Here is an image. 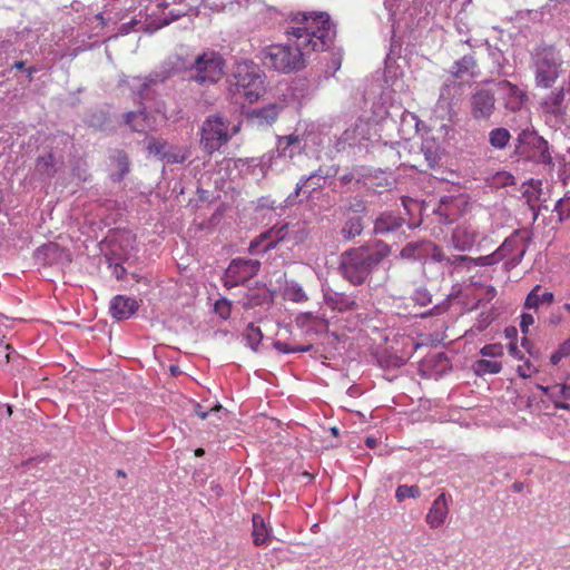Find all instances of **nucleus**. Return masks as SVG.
Returning <instances> with one entry per match:
<instances>
[{
    "instance_id": "f257e3e1",
    "label": "nucleus",
    "mask_w": 570,
    "mask_h": 570,
    "mask_svg": "<svg viewBox=\"0 0 570 570\" xmlns=\"http://www.w3.org/2000/svg\"><path fill=\"white\" fill-rule=\"evenodd\" d=\"M285 35L286 43H273L261 50V61L269 70L289 75L303 70L312 52L330 48L335 28L328 14L320 13L295 18Z\"/></svg>"
},
{
    "instance_id": "f03ea898",
    "label": "nucleus",
    "mask_w": 570,
    "mask_h": 570,
    "mask_svg": "<svg viewBox=\"0 0 570 570\" xmlns=\"http://www.w3.org/2000/svg\"><path fill=\"white\" fill-rule=\"evenodd\" d=\"M234 92L244 97L250 104L257 101L266 92V76L254 61L244 59L237 61L232 70Z\"/></svg>"
},
{
    "instance_id": "7ed1b4c3",
    "label": "nucleus",
    "mask_w": 570,
    "mask_h": 570,
    "mask_svg": "<svg viewBox=\"0 0 570 570\" xmlns=\"http://www.w3.org/2000/svg\"><path fill=\"white\" fill-rule=\"evenodd\" d=\"M384 256L385 254L371 252L366 247L348 249L341 255L340 269L342 276L353 285H361Z\"/></svg>"
},
{
    "instance_id": "20e7f679",
    "label": "nucleus",
    "mask_w": 570,
    "mask_h": 570,
    "mask_svg": "<svg viewBox=\"0 0 570 570\" xmlns=\"http://www.w3.org/2000/svg\"><path fill=\"white\" fill-rule=\"evenodd\" d=\"M240 130V122L230 126L229 121L220 114L206 117L203 121L199 135L200 147L207 155L212 156L226 145Z\"/></svg>"
},
{
    "instance_id": "39448f33",
    "label": "nucleus",
    "mask_w": 570,
    "mask_h": 570,
    "mask_svg": "<svg viewBox=\"0 0 570 570\" xmlns=\"http://www.w3.org/2000/svg\"><path fill=\"white\" fill-rule=\"evenodd\" d=\"M534 81L537 87L552 88L563 72V60L553 46L538 47L533 55Z\"/></svg>"
},
{
    "instance_id": "423d86ee",
    "label": "nucleus",
    "mask_w": 570,
    "mask_h": 570,
    "mask_svg": "<svg viewBox=\"0 0 570 570\" xmlns=\"http://www.w3.org/2000/svg\"><path fill=\"white\" fill-rule=\"evenodd\" d=\"M224 67L223 57L214 50H207L196 57L191 67L193 78L199 83L217 82L224 75Z\"/></svg>"
},
{
    "instance_id": "0eeeda50",
    "label": "nucleus",
    "mask_w": 570,
    "mask_h": 570,
    "mask_svg": "<svg viewBox=\"0 0 570 570\" xmlns=\"http://www.w3.org/2000/svg\"><path fill=\"white\" fill-rule=\"evenodd\" d=\"M470 114L478 121H489L495 111V95L490 89L476 88L470 96Z\"/></svg>"
},
{
    "instance_id": "6e6552de",
    "label": "nucleus",
    "mask_w": 570,
    "mask_h": 570,
    "mask_svg": "<svg viewBox=\"0 0 570 570\" xmlns=\"http://www.w3.org/2000/svg\"><path fill=\"white\" fill-rule=\"evenodd\" d=\"M258 261L237 258L234 259L225 273V286L234 287L254 277L259 271Z\"/></svg>"
},
{
    "instance_id": "1a4fd4ad",
    "label": "nucleus",
    "mask_w": 570,
    "mask_h": 570,
    "mask_svg": "<svg viewBox=\"0 0 570 570\" xmlns=\"http://www.w3.org/2000/svg\"><path fill=\"white\" fill-rule=\"evenodd\" d=\"M451 503L452 497L445 492H442L433 500L425 515V522L430 529L436 530L446 522Z\"/></svg>"
},
{
    "instance_id": "9d476101",
    "label": "nucleus",
    "mask_w": 570,
    "mask_h": 570,
    "mask_svg": "<svg viewBox=\"0 0 570 570\" xmlns=\"http://www.w3.org/2000/svg\"><path fill=\"white\" fill-rule=\"evenodd\" d=\"M450 75L454 79H474L481 76L479 59L475 51H471L455 60L450 68Z\"/></svg>"
},
{
    "instance_id": "9b49d317",
    "label": "nucleus",
    "mask_w": 570,
    "mask_h": 570,
    "mask_svg": "<svg viewBox=\"0 0 570 570\" xmlns=\"http://www.w3.org/2000/svg\"><path fill=\"white\" fill-rule=\"evenodd\" d=\"M478 232L475 227L466 222L458 224L451 234V245L460 252L470 250L475 244Z\"/></svg>"
},
{
    "instance_id": "f8f14e48",
    "label": "nucleus",
    "mask_w": 570,
    "mask_h": 570,
    "mask_svg": "<svg viewBox=\"0 0 570 570\" xmlns=\"http://www.w3.org/2000/svg\"><path fill=\"white\" fill-rule=\"evenodd\" d=\"M139 304L135 298L117 295L110 302V314L118 321L128 320L138 309Z\"/></svg>"
},
{
    "instance_id": "ddd939ff",
    "label": "nucleus",
    "mask_w": 570,
    "mask_h": 570,
    "mask_svg": "<svg viewBox=\"0 0 570 570\" xmlns=\"http://www.w3.org/2000/svg\"><path fill=\"white\" fill-rule=\"evenodd\" d=\"M404 219L393 213H384L376 218L374 224L375 234H387L403 226Z\"/></svg>"
},
{
    "instance_id": "4468645a",
    "label": "nucleus",
    "mask_w": 570,
    "mask_h": 570,
    "mask_svg": "<svg viewBox=\"0 0 570 570\" xmlns=\"http://www.w3.org/2000/svg\"><path fill=\"white\" fill-rule=\"evenodd\" d=\"M499 87L507 90L508 99L505 107L512 111L519 110L524 102L525 94L517 85L510 82L509 80L499 82Z\"/></svg>"
},
{
    "instance_id": "2eb2a0df",
    "label": "nucleus",
    "mask_w": 570,
    "mask_h": 570,
    "mask_svg": "<svg viewBox=\"0 0 570 570\" xmlns=\"http://www.w3.org/2000/svg\"><path fill=\"white\" fill-rule=\"evenodd\" d=\"M279 115V106L271 104L258 109H254L249 114V118L258 126L272 125L276 121Z\"/></svg>"
},
{
    "instance_id": "dca6fc26",
    "label": "nucleus",
    "mask_w": 570,
    "mask_h": 570,
    "mask_svg": "<svg viewBox=\"0 0 570 570\" xmlns=\"http://www.w3.org/2000/svg\"><path fill=\"white\" fill-rule=\"evenodd\" d=\"M547 392H550V401L557 409L566 411L570 410V404L566 402L570 400V385L554 384L551 385V389Z\"/></svg>"
},
{
    "instance_id": "f3484780",
    "label": "nucleus",
    "mask_w": 570,
    "mask_h": 570,
    "mask_svg": "<svg viewBox=\"0 0 570 570\" xmlns=\"http://www.w3.org/2000/svg\"><path fill=\"white\" fill-rule=\"evenodd\" d=\"M541 289L540 285H535L531 292L527 295L523 307L527 309H537L541 303L551 304L554 301V294L552 292H543L539 294Z\"/></svg>"
},
{
    "instance_id": "a211bd4d",
    "label": "nucleus",
    "mask_w": 570,
    "mask_h": 570,
    "mask_svg": "<svg viewBox=\"0 0 570 570\" xmlns=\"http://www.w3.org/2000/svg\"><path fill=\"white\" fill-rule=\"evenodd\" d=\"M125 122L132 131L145 132L150 128V119L144 111H129L124 115Z\"/></svg>"
},
{
    "instance_id": "6ab92c4d",
    "label": "nucleus",
    "mask_w": 570,
    "mask_h": 570,
    "mask_svg": "<svg viewBox=\"0 0 570 570\" xmlns=\"http://www.w3.org/2000/svg\"><path fill=\"white\" fill-rule=\"evenodd\" d=\"M252 521H253V531H252L253 543L256 547L266 544L271 539V534H269L268 529L266 528L263 517L259 514H254L252 518Z\"/></svg>"
},
{
    "instance_id": "aec40b11",
    "label": "nucleus",
    "mask_w": 570,
    "mask_h": 570,
    "mask_svg": "<svg viewBox=\"0 0 570 570\" xmlns=\"http://www.w3.org/2000/svg\"><path fill=\"white\" fill-rule=\"evenodd\" d=\"M566 91L564 88H559L554 91H552L550 95H548L543 101L542 107L543 109L552 115H559L562 109V104L564 101Z\"/></svg>"
},
{
    "instance_id": "412c9836",
    "label": "nucleus",
    "mask_w": 570,
    "mask_h": 570,
    "mask_svg": "<svg viewBox=\"0 0 570 570\" xmlns=\"http://www.w3.org/2000/svg\"><path fill=\"white\" fill-rule=\"evenodd\" d=\"M533 146L537 149V153L533 156L534 160L539 164L552 166L553 161L548 141L542 137H533Z\"/></svg>"
},
{
    "instance_id": "4be33fe9",
    "label": "nucleus",
    "mask_w": 570,
    "mask_h": 570,
    "mask_svg": "<svg viewBox=\"0 0 570 570\" xmlns=\"http://www.w3.org/2000/svg\"><path fill=\"white\" fill-rule=\"evenodd\" d=\"M283 232V228L274 232V229H271L269 232L262 234L255 242L250 244V250L257 252L255 248L259 247L261 244L265 240H268L266 245L261 249V252L266 253L269 249L274 248L277 244V242L283 238V236H278Z\"/></svg>"
},
{
    "instance_id": "5701e85b",
    "label": "nucleus",
    "mask_w": 570,
    "mask_h": 570,
    "mask_svg": "<svg viewBox=\"0 0 570 570\" xmlns=\"http://www.w3.org/2000/svg\"><path fill=\"white\" fill-rule=\"evenodd\" d=\"M511 139L510 131L507 128H494L489 132V144L495 149H503Z\"/></svg>"
},
{
    "instance_id": "b1692460",
    "label": "nucleus",
    "mask_w": 570,
    "mask_h": 570,
    "mask_svg": "<svg viewBox=\"0 0 570 570\" xmlns=\"http://www.w3.org/2000/svg\"><path fill=\"white\" fill-rule=\"evenodd\" d=\"M56 161L52 154L41 156L37 159L36 170L43 176L53 177L56 174Z\"/></svg>"
},
{
    "instance_id": "393cba45",
    "label": "nucleus",
    "mask_w": 570,
    "mask_h": 570,
    "mask_svg": "<svg viewBox=\"0 0 570 570\" xmlns=\"http://www.w3.org/2000/svg\"><path fill=\"white\" fill-rule=\"evenodd\" d=\"M363 230L362 218L358 216H353L348 218L342 229V233L345 238L352 239L358 235H361Z\"/></svg>"
},
{
    "instance_id": "a878e982",
    "label": "nucleus",
    "mask_w": 570,
    "mask_h": 570,
    "mask_svg": "<svg viewBox=\"0 0 570 570\" xmlns=\"http://www.w3.org/2000/svg\"><path fill=\"white\" fill-rule=\"evenodd\" d=\"M518 245H519V240L517 237L511 236V237L505 238V240L502 243V245L497 250H494L495 254L498 255V258L500 259V262L503 261L504 258L511 256L514 253V250L518 248Z\"/></svg>"
},
{
    "instance_id": "bb28decb",
    "label": "nucleus",
    "mask_w": 570,
    "mask_h": 570,
    "mask_svg": "<svg viewBox=\"0 0 570 570\" xmlns=\"http://www.w3.org/2000/svg\"><path fill=\"white\" fill-rule=\"evenodd\" d=\"M245 337L252 350L257 351L258 345L262 342L263 333L259 327L249 323L245 330Z\"/></svg>"
},
{
    "instance_id": "cd10ccee",
    "label": "nucleus",
    "mask_w": 570,
    "mask_h": 570,
    "mask_svg": "<svg viewBox=\"0 0 570 570\" xmlns=\"http://www.w3.org/2000/svg\"><path fill=\"white\" fill-rule=\"evenodd\" d=\"M431 256L434 262L448 263V257L442 247L431 242H423V252Z\"/></svg>"
},
{
    "instance_id": "c85d7f7f",
    "label": "nucleus",
    "mask_w": 570,
    "mask_h": 570,
    "mask_svg": "<svg viewBox=\"0 0 570 570\" xmlns=\"http://www.w3.org/2000/svg\"><path fill=\"white\" fill-rule=\"evenodd\" d=\"M114 160L119 170L117 179L121 180L129 173V158L124 150H117Z\"/></svg>"
},
{
    "instance_id": "c756f323",
    "label": "nucleus",
    "mask_w": 570,
    "mask_h": 570,
    "mask_svg": "<svg viewBox=\"0 0 570 570\" xmlns=\"http://www.w3.org/2000/svg\"><path fill=\"white\" fill-rule=\"evenodd\" d=\"M356 307H357V303L351 296H346V295L342 294V295H337L333 299V308H335L340 312L354 311V309H356Z\"/></svg>"
},
{
    "instance_id": "7c9ffc66",
    "label": "nucleus",
    "mask_w": 570,
    "mask_h": 570,
    "mask_svg": "<svg viewBox=\"0 0 570 570\" xmlns=\"http://www.w3.org/2000/svg\"><path fill=\"white\" fill-rule=\"evenodd\" d=\"M554 212L558 214V218L560 222L570 220V196H569V193H566L564 196L556 203Z\"/></svg>"
},
{
    "instance_id": "2f4dec72",
    "label": "nucleus",
    "mask_w": 570,
    "mask_h": 570,
    "mask_svg": "<svg viewBox=\"0 0 570 570\" xmlns=\"http://www.w3.org/2000/svg\"><path fill=\"white\" fill-rule=\"evenodd\" d=\"M421 495V490L417 485H399L395 491V498L399 502L404 501L407 498L416 499Z\"/></svg>"
},
{
    "instance_id": "473e14b6",
    "label": "nucleus",
    "mask_w": 570,
    "mask_h": 570,
    "mask_svg": "<svg viewBox=\"0 0 570 570\" xmlns=\"http://www.w3.org/2000/svg\"><path fill=\"white\" fill-rule=\"evenodd\" d=\"M476 372L497 374L502 370V365L497 361L479 360L475 364Z\"/></svg>"
},
{
    "instance_id": "72a5a7b5",
    "label": "nucleus",
    "mask_w": 570,
    "mask_h": 570,
    "mask_svg": "<svg viewBox=\"0 0 570 570\" xmlns=\"http://www.w3.org/2000/svg\"><path fill=\"white\" fill-rule=\"evenodd\" d=\"M499 262L498 255L493 252L485 256L472 257L471 266H491Z\"/></svg>"
},
{
    "instance_id": "f704fd0d",
    "label": "nucleus",
    "mask_w": 570,
    "mask_h": 570,
    "mask_svg": "<svg viewBox=\"0 0 570 570\" xmlns=\"http://www.w3.org/2000/svg\"><path fill=\"white\" fill-rule=\"evenodd\" d=\"M215 312L224 320H227L232 313V303L226 298H220L215 303Z\"/></svg>"
},
{
    "instance_id": "c9c22d12",
    "label": "nucleus",
    "mask_w": 570,
    "mask_h": 570,
    "mask_svg": "<svg viewBox=\"0 0 570 570\" xmlns=\"http://www.w3.org/2000/svg\"><path fill=\"white\" fill-rule=\"evenodd\" d=\"M274 347L281 353H296V352H307L311 350V345L299 347V346H289L285 342L276 341L274 342Z\"/></svg>"
},
{
    "instance_id": "e433bc0d",
    "label": "nucleus",
    "mask_w": 570,
    "mask_h": 570,
    "mask_svg": "<svg viewBox=\"0 0 570 570\" xmlns=\"http://www.w3.org/2000/svg\"><path fill=\"white\" fill-rule=\"evenodd\" d=\"M299 141H301L299 136L292 134V135H288V136L279 137L277 146H278L279 149H282V151L284 154H286V150L292 145L299 144Z\"/></svg>"
},
{
    "instance_id": "4c0bfd02",
    "label": "nucleus",
    "mask_w": 570,
    "mask_h": 570,
    "mask_svg": "<svg viewBox=\"0 0 570 570\" xmlns=\"http://www.w3.org/2000/svg\"><path fill=\"white\" fill-rule=\"evenodd\" d=\"M480 353L488 357H499L503 355V346L501 344H488L481 348Z\"/></svg>"
},
{
    "instance_id": "58836bf2",
    "label": "nucleus",
    "mask_w": 570,
    "mask_h": 570,
    "mask_svg": "<svg viewBox=\"0 0 570 570\" xmlns=\"http://www.w3.org/2000/svg\"><path fill=\"white\" fill-rule=\"evenodd\" d=\"M416 252H423L422 243H409L401 252V255L406 258H416Z\"/></svg>"
},
{
    "instance_id": "ea45409f",
    "label": "nucleus",
    "mask_w": 570,
    "mask_h": 570,
    "mask_svg": "<svg viewBox=\"0 0 570 570\" xmlns=\"http://www.w3.org/2000/svg\"><path fill=\"white\" fill-rule=\"evenodd\" d=\"M165 145V141L153 138L148 141L147 149L150 154L159 155L164 158V154H166L164 151Z\"/></svg>"
},
{
    "instance_id": "a19ab883",
    "label": "nucleus",
    "mask_w": 570,
    "mask_h": 570,
    "mask_svg": "<svg viewBox=\"0 0 570 570\" xmlns=\"http://www.w3.org/2000/svg\"><path fill=\"white\" fill-rule=\"evenodd\" d=\"M534 324V317L530 313H522L520 321L521 332L525 335L529 332V327Z\"/></svg>"
},
{
    "instance_id": "79ce46f5",
    "label": "nucleus",
    "mask_w": 570,
    "mask_h": 570,
    "mask_svg": "<svg viewBox=\"0 0 570 570\" xmlns=\"http://www.w3.org/2000/svg\"><path fill=\"white\" fill-rule=\"evenodd\" d=\"M471 261H472V257L470 256H466V255H455V256H452V257H448V265L450 266H456L458 264H461V263H464L466 264V267L470 268L471 267Z\"/></svg>"
},
{
    "instance_id": "37998d69",
    "label": "nucleus",
    "mask_w": 570,
    "mask_h": 570,
    "mask_svg": "<svg viewBox=\"0 0 570 570\" xmlns=\"http://www.w3.org/2000/svg\"><path fill=\"white\" fill-rule=\"evenodd\" d=\"M222 410L223 406L220 404H216L209 411H203V407L199 404H197L195 412L199 419L205 420L209 416L210 413L220 412Z\"/></svg>"
},
{
    "instance_id": "c03bdc74",
    "label": "nucleus",
    "mask_w": 570,
    "mask_h": 570,
    "mask_svg": "<svg viewBox=\"0 0 570 570\" xmlns=\"http://www.w3.org/2000/svg\"><path fill=\"white\" fill-rule=\"evenodd\" d=\"M535 372L537 370L529 362L518 367V374L523 379L531 377Z\"/></svg>"
},
{
    "instance_id": "a18cd8bd",
    "label": "nucleus",
    "mask_w": 570,
    "mask_h": 570,
    "mask_svg": "<svg viewBox=\"0 0 570 570\" xmlns=\"http://www.w3.org/2000/svg\"><path fill=\"white\" fill-rule=\"evenodd\" d=\"M563 321V315L560 311H553L550 313L547 323L552 326H557Z\"/></svg>"
},
{
    "instance_id": "49530a36",
    "label": "nucleus",
    "mask_w": 570,
    "mask_h": 570,
    "mask_svg": "<svg viewBox=\"0 0 570 570\" xmlns=\"http://www.w3.org/2000/svg\"><path fill=\"white\" fill-rule=\"evenodd\" d=\"M291 294L292 299L295 302H304L307 299V296L302 288H293Z\"/></svg>"
},
{
    "instance_id": "de8ad7c7",
    "label": "nucleus",
    "mask_w": 570,
    "mask_h": 570,
    "mask_svg": "<svg viewBox=\"0 0 570 570\" xmlns=\"http://www.w3.org/2000/svg\"><path fill=\"white\" fill-rule=\"evenodd\" d=\"M558 351L561 353V356L563 357L570 355V337L558 347Z\"/></svg>"
},
{
    "instance_id": "09e8293b",
    "label": "nucleus",
    "mask_w": 570,
    "mask_h": 570,
    "mask_svg": "<svg viewBox=\"0 0 570 570\" xmlns=\"http://www.w3.org/2000/svg\"><path fill=\"white\" fill-rule=\"evenodd\" d=\"M164 159H166V161L168 164H174V163H183L185 160V157H178V156H175V155H170V154H164Z\"/></svg>"
},
{
    "instance_id": "8fccbe9b",
    "label": "nucleus",
    "mask_w": 570,
    "mask_h": 570,
    "mask_svg": "<svg viewBox=\"0 0 570 570\" xmlns=\"http://www.w3.org/2000/svg\"><path fill=\"white\" fill-rule=\"evenodd\" d=\"M562 358H563V356H561V353L557 350L556 352H553L551 354L550 362L553 365H558Z\"/></svg>"
},
{
    "instance_id": "3c124183",
    "label": "nucleus",
    "mask_w": 570,
    "mask_h": 570,
    "mask_svg": "<svg viewBox=\"0 0 570 570\" xmlns=\"http://www.w3.org/2000/svg\"><path fill=\"white\" fill-rule=\"evenodd\" d=\"M509 352L512 356L521 358L522 355L520 354V351L518 350L515 343H511L509 346Z\"/></svg>"
},
{
    "instance_id": "603ef678",
    "label": "nucleus",
    "mask_w": 570,
    "mask_h": 570,
    "mask_svg": "<svg viewBox=\"0 0 570 570\" xmlns=\"http://www.w3.org/2000/svg\"><path fill=\"white\" fill-rule=\"evenodd\" d=\"M309 178H311V177H308V178H303V179H301V180H299V183H298V184H297V186H296V190H295V194H296V195H298V194H299V191H301V190H302V188L306 185V183L308 181V179H309Z\"/></svg>"
},
{
    "instance_id": "864d4df0",
    "label": "nucleus",
    "mask_w": 570,
    "mask_h": 570,
    "mask_svg": "<svg viewBox=\"0 0 570 570\" xmlns=\"http://www.w3.org/2000/svg\"><path fill=\"white\" fill-rule=\"evenodd\" d=\"M524 252H525V250H524V249H522V250L518 254V256H517V257H513V258H512V263H513V265H517V264H519V263H520V261L522 259V257H523V255H524Z\"/></svg>"
},
{
    "instance_id": "5fc2aeb1",
    "label": "nucleus",
    "mask_w": 570,
    "mask_h": 570,
    "mask_svg": "<svg viewBox=\"0 0 570 570\" xmlns=\"http://www.w3.org/2000/svg\"><path fill=\"white\" fill-rule=\"evenodd\" d=\"M541 392H543L549 399H550V392H547L548 390L551 389V385L550 386H544V385H538L537 386Z\"/></svg>"
},
{
    "instance_id": "6e6d98bb",
    "label": "nucleus",
    "mask_w": 570,
    "mask_h": 570,
    "mask_svg": "<svg viewBox=\"0 0 570 570\" xmlns=\"http://www.w3.org/2000/svg\"><path fill=\"white\" fill-rule=\"evenodd\" d=\"M514 492H521L523 490V484L520 482H515L512 485Z\"/></svg>"
},
{
    "instance_id": "4d7b16f0",
    "label": "nucleus",
    "mask_w": 570,
    "mask_h": 570,
    "mask_svg": "<svg viewBox=\"0 0 570 570\" xmlns=\"http://www.w3.org/2000/svg\"><path fill=\"white\" fill-rule=\"evenodd\" d=\"M365 443L368 448H374L376 444V440L374 438H367Z\"/></svg>"
},
{
    "instance_id": "13d9d810",
    "label": "nucleus",
    "mask_w": 570,
    "mask_h": 570,
    "mask_svg": "<svg viewBox=\"0 0 570 570\" xmlns=\"http://www.w3.org/2000/svg\"><path fill=\"white\" fill-rule=\"evenodd\" d=\"M12 67L17 70H22L24 68V61H17Z\"/></svg>"
},
{
    "instance_id": "bf43d9fd",
    "label": "nucleus",
    "mask_w": 570,
    "mask_h": 570,
    "mask_svg": "<svg viewBox=\"0 0 570 570\" xmlns=\"http://www.w3.org/2000/svg\"><path fill=\"white\" fill-rule=\"evenodd\" d=\"M36 71H37V69L35 67H29L27 69L29 79H31L32 73L36 72Z\"/></svg>"
},
{
    "instance_id": "052dcab7",
    "label": "nucleus",
    "mask_w": 570,
    "mask_h": 570,
    "mask_svg": "<svg viewBox=\"0 0 570 570\" xmlns=\"http://www.w3.org/2000/svg\"><path fill=\"white\" fill-rule=\"evenodd\" d=\"M341 179H342V181H343V183H345V184H346V183H350V181H351L352 176L344 175V176H342V178H341Z\"/></svg>"
},
{
    "instance_id": "680f3d73",
    "label": "nucleus",
    "mask_w": 570,
    "mask_h": 570,
    "mask_svg": "<svg viewBox=\"0 0 570 570\" xmlns=\"http://www.w3.org/2000/svg\"><path fill=\"white\" fill-rule=\"evenodd\" d=\"M204 453H205V451L203 449H200V448L195 451V455L196 456H203Z\"/></svg>"
},
{
    "instance_id": "e2e57ef3",
    "label": "nucleus",
    "mask_w": 570,
    "mask_h": 570,
    "mask_svg": "<svg viewBox=\"0 0 570 570\" xmlns=\"http://www.w3.org/2000/svg\"><path fill=\"white\" fill-rule=\"evenodd\" d=\"M563 308H564L566 311L570 312V303H566V304L563 305Z\"/></svg>"
},
{
    "instance_id": "0e129e2a",
    "label": "nucleus",
    "mask_w": 570,
    "mask_h": 570,
    "mask_svg": "<svg viewBox=\"0 0 570 570\" xmlns=\"http://www.w3.org/2000/svg\"><path fill=\"white\" fill-rule=\"evenodd\" d=\"M118 475L125 476L124 471L119 470V471H118Z\"/></svg>"
},
{
    "instance_id": "69168bd1",
    "label": "nucleus",
    "mask_w": 570,
    "mask_h": 570,
    "mask_svg": "<svg viewBox=\"0 0 570 570\" xmlns=\"http://www.w3.org/2000/svg\"><path fill=\"white\" fill-rule=\"evenodd\" d=\"M333 433L336 434L337 430L335 428L332 429Z\"/></svg>"
},
{
    "instance_id": "338daca9",
    "label": "nucleus",
    "mask_w": 570,
    "mask_h": 570,
    "mask_svg": "<svg viewBox=\"0 0 570 570\" xmlns=\"http://www.w3.org/2000/svg\"><path fill=\"white\" fill-rule=\"evenodd\" d=\"M568 193H569V196H570V191H568Z\"/></svg>"
}]
</instances>
